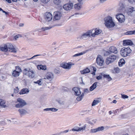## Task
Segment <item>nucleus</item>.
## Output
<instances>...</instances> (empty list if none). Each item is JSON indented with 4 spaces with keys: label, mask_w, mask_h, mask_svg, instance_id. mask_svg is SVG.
I'll return each instance as SVG.
<instances>
[{
    "label": "nucleus",
    "mask_w": 135,
    "mask_h": 135,
    "mask_svg": "<svg viewBox=\"0 0 135 135\" xmlns=\"http://www.w3.org/2000/svg\"><path fill=\"white\" fill-rule=\"evenodd\" d=\"M105 26L108 28L114 27L115 26L114 22L113 21L112 17L108 16L104 19Z\"/></svg>",
    "instance_id": "1"
},
{
    "label": "nucleus",
    "mask_w": 135,
    "mask_h": 135,
    "mask_svg": "<svg viewBox=\"0 0 135 135\" xmlns=\"http://www.w3.org/2000/svg\"><path fill=\"white\" fill-rule=\"evenodd\" d=\"M92 30H89L85 33H83L82 34L79 35L77 39L80 40H86L88 37H90V34L92 33Z\"/></svg>",
    "instance_id": "2"
},
{
    "label": "nucleus",
    "mask_w": 135,
    "mask_h": 135,
    "mask_svg": "<svg viewBox=\"0 0 135 135\" xmlns=\"http://www.w3.org/2000/svg\"><path fill=\"white\" fill-rule=\"evenodd\" d=\"M132 51L131 50L129 47H123L120 51V53L123 56L126 57L128 56V54L131 53Z\"/></svg>",
    "instance_id": "3"
},
{
    "label": "nucleus",
    "mask_w": 135,
    "mask_h": 135,
    "mask_svg": "<svg viewBox=\"0 0 135 135\" xmlns=\"http://www.w3.org/2000/svg\"><path fill=\"white\" fill-rule=\"evenodd\" d=\"M24 75L27 76L31 78H34L35 76V72L33 70L29 69L27 70L26 69H24L23 71Z\"/></svg>",
    "instance_id": "4"
},
{
    "label": "nucleus",
    "mask_w": 135,
    "mask_h": 135,
    "mask_svg": "<svg viewBox=\"0 0 135 135\" xmlns=\"http://www.w3.org/2000/svg\"><path fill=\"white\" fill-rule=\"evenodd\" d=\"M117 58V56L115 55H110L105 60V63L107 65L113 62Z\"/></svg>",
    "instance_id": "5"
},
{
    "label": "nucleus",
    "mask_w": 135,
    "mask_h": 135,
    "mask_svg": "<svg viewBox=\"0 0 135 135\" xmlns=\"http://www.w3.org/2000/svg\"><path fill=\"white\" fill-rule=\"evenodd\" d=\"M102 76H103L104 78H106L108 81H110L112 80V78L109 75L104 74H103L102 73H101L100 74L99 76H97L96 77V78L98 80L101 79H102Z\"/></svg>",
    "instance_id": "6"
},
{
    "label": "nucleus",
    "mask_w": 135,
    "mask_h": 135,
    "mask_svg": "<svg viewBox=\"0 0 135 135\" xmlns=\"http://www.w3.org/2000/svg\"><path fill=\"white\" fill-rule=\"evenodd\" d=\"M96 62L98 65L100 66H102L104 64V61L103 58L100 55H98L96 59Z\"/></svg>",
    "instance_id": "7"
},
{
    "label": "nucleus",
    "mask_w": 135,
    "mask_h": 135,
    "mask_svg": "<svg viewBox=\"0 0 135 135\" xmlns=\"http://www.w3.org/2000/svg\"><path fill=\"white\" fill-rule=\"evenodd\" d=\"M17 101L19 103L15 105V107L17 108L22 107L26 104L25 101L20 98H18Z\"/></svg>",
    "instance_id": "8"
},
{
    "label": "nucleus",
    "mask_w": 135,
    "mask_h": 135,
    "mask_svg": "<svg viewBox=\"0 0 135 135\" xmlns=\"http://www.w3.org/2000/svg\"><path fill=\"white\" fill-rule=\"evenodd\" d=\"M116 17L119 22L122 23L124 21L125 17L122 14L120 13L116 15Z\"/></svg>",
    "instance_id": "9"
},
{
    "label": "nucleus",
    "mask_w": 135,
    "mask_h": 135,
    "mask_svg": "<svg viewBox=\"0 0 135 135\" xmlns=\"http://www.w3.org/2000/svg\"><path fill=\"white\" fill-rule=\"evenodd\" d=\"M74 64H72L71 62L68 63L65 62L61 64L60 66L61 67L65 69H69L71 68L72 65Z\"/></svg>",
    "instance_id": "10"
},
{
    "label": "nucleus",
    "mask_w": 135,
    "mask_h": 135,
    "mask_svg": "<svg viewBox=\"0 0 135 135\" xmlns=\"http://www.w3.org/2000/svg\"><path fill=\"white\" fill-rule=\"evenodd\" d=\"M73 6V3H68L64 4L63 6V8L66 11L70 10L72 9Z\"/></svg>",
    "instance_id": "11"
},
{
    "label": "nucleus",
    "mask_w": 135,
    "mask_h": 135,
    "mask_svg": "<svg viewBox=\"0 0 135 135\" xmlns=\"http://www.w3.org/2000/svg\"><path fill=\"white\" fill-rule=\"evenodd\" d=\"M44 16L45 20L48 21H50L52 19V15L50 12L45 13Z\"/></svg>",
    "instance_id": "12"
},
{
    "label": "nucleus",
    "mask_w": 135,
    "mask_h": 135,
    "mask_svg": "<svg viewBox=\"0 0 135 135\" xmlns=\"http://www.w3.org/2000/svg\"><path fill=\"white\" fill-rule=\"evenodd\" d=\"M45 77L44 79H47L50 80V81L52 80L54 78V75L51 72L47 73L45 75Z\"/></svg>",
    "instance_id": "13"
},
{
    "label": "nucleus",
    "mask_w": 135,
    "mask_h": 135,
    "mask_svg": "<svg viewBox=\"0 0 135 135\" xmlns=\"http://www.w3.org/2000/svg\"><path fill=\"white\" fill-rule=\"evenodd\" d=\"M104 129V127L103 126H101L96 128L91 129L90 132L91 133H95L98 132L102 131Z\"/></svg>",
    "instance_id": "14"
},
{
    "label": "nucleus",
    "mask_w": 135,
    "mask_h": 135,
    "mask_svg": "<svg viewBox=\"0 0 135 135\" xmlns=\"http://www.w3.org/2000/svg\"><path fill=\"white\" fill-rule=\"evenodd\" d=\"M73 90L74 91V95L76 96L80 95L81 93V92L79 88L78 87H74L73 88Z\"/></svg>",
    "instance_id": "15"
},
{
    "label": "nucleus",
    "mask_w": 135,
    "mask_h": 135,
    "mask_svg": "<svg viewBox=\"0 0 135 135\" xmlns=\"http://www.w3.org/2000/svg\"><path fill=\"white\" fill-rule=\"evenodd\" d=\"M123 45H132L133 44V42L131 40L128 39L123 40Z\"/></svg>",
    "instance_id": "16"
},
{
    "label": "nucleus",
    "mask_w": 135,
    "mask_h": 135,
    "mask_svg": "<svg viewBox=\"0 0 135 135\" xmlns=\"http://www.w3.org/2000/svg\"><path fill=\"white\" fill-rule=\"evenodd\" d=\"M61 15V13L60 12H57L55 14V16L53 18L54 20L55 21L59 20Z\"/></svg>",
    "instance_id": "17"
},
{
    "label": "nucleus",
    "mask_w": 135,
    "mask_h": 135,
    "mask_svg": "<svg viewBox=\"0 0 135 135\" xmlns=\"http://www.w3.org/2000/svg\"><path fill=\"white\" fill-rule=\"evenodd\" d=\"M92 48H91L90 49H88L86 50H85V51H83L82 52H81L80 53H79L76 54H75V55H73V57H76V56H79L82 55L83 54H85V53H86L87 52H88L89 51H91L92 50Z\"/></svg>",
    "instance_id": "18"
},
{
    "label": "nucleus",
    "mask_w": 135,
    "mask_h": 135,
    "mask_svg": "<svg viewBox=\"0 0 135 135\" xmlns=\"http://www.w3.org/2000/svg\"><path fill=\"white\" fill-rule=\"evenodd\" d=\"M109 51L110 53H113L115 54H117L118 52L117 48L114 46H112L110 47L109 49Z\"/></svg>",
    "instance_id": "19"
},
{
    "label": "nucleus",
    "mask_w": 135,
    "mask_h": 135,
    "mask_svg": "<svg viewBox=\"0 0 135 135\" xmlns=\"http://www.w3.org/2000/svg\"><path fill=\"white\" fill-rule=\"evenodd\" d=\"M79 3L75 4L74 5V7L76 9L80 10L81 8V6L83 4L82 2H79Z\"/></svg>",
    "instance_id": "20"
},
{
    "label": "nucleus",
    "mask_w": 135,
    "mask_h": 135,
    "mask_svg": "<svg viewBox=\"0 0 135 135\" xmlns=\"http://www.w3.org/2000/svg\"><path fill=\"white\" fill-rule=\"evenodd\" d=\"M28 89L26 88H23L22 89L21 91L19 93L20 94H27L29 92Z\"/></svg>",
    "instance_id": "21"
},
{
    "label": "nucleus",
    "mask_w": 135,
    "mask_h": 135,
    "mask_svg": "<svg viewBox=\"0 0 135 135\" xmlns=\"http://www.w3.org/2000/svg\"><path fill=\"white\" fill-rule=\"evenodd\" d=\"M0 48L1 50L2 51L7 52L8 51L6 44L1 45L0 46Z\"/></svg>",
    "instance_id": "22"
},
{
    "label": "nucleus",
    "mask_w": 135,
    "mask_h": 135,
    "mask_svg": "<svg viewBox=\"0 0 135 135\" xmlns=\"http://www.w3.org/2000/svg\"><path fill=\"white\" fill-rule=\"evenodd\" d=\"M134 8L132 7L131 8H129L127 10V13L129 16H132L131 13L133 12L134 11Z\"/></svg>",
    "instance_id": "23"
},
{
    "label": "nucleus",
    "mask_w": 135,
    "mask_h": 135,
    "mask_svg": "<svg viewBox=\"0 0 135 135\" xmlns=\"http://www.w3.org/2000/svg\"><path fill=\"white\" fill-rule=\"evenodd\" d=\"M97 83L98 82H97L94 83L89 88L90 91H92L95 89L97 87Z\"/></svg>",
    "instance_id": "24"
},
{
    "label": "nucleus",
    "mask_w": 135,
    "mask_h": 135,
    "mask_svg": "<svg viewBox=\"0 0 135 135\" xmlns=\"http://www.w3.org/2000/svg\"><path fill=\"white\" fill-rule=\"evenodd\" d=\"M18 111L21 115H24L27 113V112L25 110L22 108L19 109Z\"/></svg>",
    "instance_id": "25"
},
{
    "label": "nucleus",
    "mask_w": 135,
    "mask_h": 135,
    "mask_svg": "<svg viewBox=\"0 0 135 135\" xmlns=\"http://www.w3.org/2000/svg\"><path fill=\"white\" fill-rule=\"evenodd\" d=\"M118 65L119 66H122L125 63L124 60L123 59H120L118 62Z\"/></svg>",
    "instance_id": "26"
},
{
    "label": "nucleus",
    "mask_w": 135,
    "mask_h": 135,
    "mask_svg": "<svg viewBox=\"0 0 135 135\" xmlns=\"http://www.w3.org/2000/svg\"><path fill=\"white\" fill-rule=\"evenodd\" d=\"M90 72V70L88 68H87L81 71V73L83 74L88 73Z\"/></svg>",
    "instance_id": "27"
},
{
    "label": "nucleus",
    "mask_w": 135,
    "mask_h": 135,
    "mask_svg": "<svg viewBox=\"0 0 135 135\" xmlns=\"http://www.w3.org/2000/svg\"><path fill=\"white\" fill-rule=\"evenodd\" d=\"M126 35H135V30L133 31H127L124 33Z\"/></svg>",
    "instance_id": "28"
},
{
    "label": "nucleus",
    "mask_w": 135,
    "mask_h": 135,
    "mask_svg": "<svg viewBox=\"0 0 135 135\" xmlns=\"http://www.w3.org/2000/svg\"><path fill=\"white\" fill-rule=\"evenodd\" d=\"M6 45L7 47V51L8 49H12L13 48V45L10 43H8L6 44Z\"/></svg>",
    "instance_id": "29"
},
{
    "label": "nucleus",
    "mask_w": 135,
    "mask_h": 135,
    "mask_svg": "<svg viewBox=\"0 0 135 135\" xmlns=\"http://www.w3.org/2000/svg\"><path fill=\"white\" fill-rule=\"evenodd\" d=\"M20 73L18 72H17L16 70H14L12 73V75L15 77L18 76L19 75Z\"/></svg>",
    "instance_id": "30"
},
{
    "label": "nucleus",
    "mask_w": 135,
    "mask_h": 135,
    "mask_svg": "<svg viewBox=\"0 0 135 135\" xmlns=\"http://www.w3.org/2000/svg\"><path fill=\"white\" fill-rule=\"evenodd\" d=\"M5 101L2 99H0V105L3 107H4L6 106L5 105Z\"/></svg>",
    "instance_id": "31"
},
{
    "label": "nucleus",
    "mask_w": 135,
    "mask_h": 135,
    "mask_svg": "<svg viewBox=\"0 0 135 135\" xmlns=\"http://www.w3.org/2000/svg\"><path fill=\"white\" fill-rule=\"evenodd\" d=\"M100 101L99 100H94L93 102L91 105L92 106H94L96 105L98 103H99Z\"/></svg>",
    "instance_id": "32"
},
{
    "label": "nucleus",
    "mask_w": 135,
    "mask_h": 135,
    "mask_svg": "<svg viewBox=\"0 0 135 135\" xmlns=\"http://www.w3.org/2000/svg\"><path fill=\"white\" fill-rule=\"evenodd\" d=\"M52 27L49 26V27H43V35H45V31L51 28Z\"/></svg>",
    "instance_id": "33"
},
{
    "label": "nucleus",
    "mask_w": 135,
    "mask_h": 135,
    "mask_svg": "<svg viewBox=\"0 0 135 135\" xmlns=\"http://www.w3.org/2000/svg\"><path fill=\"white\" fill-rule=\"evenodd\" d=\"M127 118V116L126 114H125L119 115L118 118L120 119L126 118Z\"/></svg>",
    "instance_id": "34"
},
{
    "label": "nucleus",
    "mask_w": 135,
    "mask_h": 135,
    "mask_svg": "<svg viewBox=\"0 0 135 135\" xmlns=\"http://www.w3.org/2000/svg\"><path fill=\"white\" fill-rule=\"evenodd\" d=\"M61 0H54L53 1L54 3L56 5H59L61 3Z\"/></svg>",
    "instance_id": "35"
},
{
    "label": "nucleus",
    "mask_w": 135,
    "mask_h": 135,
    "mask_svg": "<svg viewBox=\"0 0 135 135\" xmlns=\"http://www.w3.org/2000/svg\"><path fill=\"white\" fill-rule=\"evenodd\" d=\"M102 32V30H101L98 29L97 28L95 30V32L97 35H98L100 33Z\"/></svg>",
    "instance_id": "36"
},
{
    "label": "nucleus",
    "mask_w": 135,
    "mask_h": 135,
    "mask_svg": "<svg viewBox=\"0 0 135 135\" xmlns=\"http://www.w3.org/2000/svg\"><path fill=\"white\" fill-rule=\"evenodd\" d=\"M110 54V51H105L104 52V55L105 56H107L109 55Z\"/></svg>",
    "instance_id": "37"
},
{
    "label": "nucleus",
    "mask_w": 135,
    "mask_h": 135,
    "mask_svg": "<svg viewBox=\"0 0 135 135\" xmlns=\"http://www.w3.org/2000/svg\"><path fill=\"white\" fill-rule=\"evenodd\" d=\"M86 127V124L84 126L81 127H78V132L81 131V130H84L85 129Z\"/></svg>",
    "instance_id": "38"
},
{
    "label": "nucleus",
    "mask_w": 135,
    "mask_h": 135,
    "mask_svg": "<svg viewBox=\"0 0 135 135\" xmlns=\"http://www.w3.org/2000/svg\"><path fill=\"white\" fill-rule=\"evenodd\" d=\"M42 79H40L39 80L37 81H36L34 82L35 83L38 84V85H41L42 83L41 81Z\"/></svg>",
    "instance_id": "39"
},
{
    "label": "nucleus",
    "mask_w": 135,
    "mask_h": 135,
    "mask_svg": "<svg viewBox=\"0 0 135 135\" xmlns=\"http://www.w3.org/2000/svg\"><path fill=\"white\" fill-rule=\"evenodd\" d=\"M115 73H118L120 72V70L118 67L115 68L114 69Z\"/></svg>",
    "instance_id": "40"
},
{
    "label": "nucleus",
    "mask_w": 135,
    "mask_h": 135,
    "mask_svg": "<svg viewBox=\"0 0 135 135\" xmlns=\"http://www.w3.org/2000/svg\"><path fill=\"white\" fill-rule=\"evenodd\" d=\"M90 90H89L88 88H85L84 89V92L85 94H87L90 92Z\"/></svg>",
    "instance_id": "41"
},
{
    "label": "nucleus",
    "mask_w": 135,
    "mask_h": 135,
    "mask_svg": "<svg viewBox=\"0 0 135 135\" xmlns=\"http://www.w3.org/2000/svg\"><path fill=\"white\" fill-rule=\"evenodd\" d=\"M121 95L122 98L123 99L128 98V97L127 95L122 94H121Z\"/></svg>",
    "instance_id": "42"
},
{
    "label": "nucleus",
    "mask_w": 135,
    "mask_h": 135,
    "mask_svg": "<svg viewBox=\"0 0 135 135\" xmlns=\"http://www.w3.org/2000/svg\"><path fill=\"white\" fill-rule=\"evenodd\" d=\"M15 70L17 71V72H19L21 71V68L18 66H17L16 67V70Z\"/></svg>",
    "instance_id": "43"
},
{
    "label": "nucleus",
    "mask_w": 135,
    "mask_h": 135,
    "mask_svg": "<svg viewBox=\"0 0 135 135\" xmlns=\"http://www.w3.org/2000/svg\"><path fill=\"white\" fill-rule=\"evenodd\" d=\"M71 130L74 131L78 132V127L74 128L72 129L70 131H71Z\"/></svg>",
    "instance_id": "44"
},
{
    "label": "nucleus",
    "mask_w": 135,
    "mask_h": 135,
    "mask_svg": "<svg viewBox=\"0 0 135 135\" xmlns=\"http://www.w3.org/2000/svg\"><path fill=\"white\" fill-rule=\"evenodd\" d=\"M51 110L50 111L53 112H56L58 110V109L54 108H51Z\"/></svg>",
    "instance_id": "45"
},
{
    "label": "nucleus",
    "mask_w": 135,
    "mask_h": 135,
    "mask_svg": "<svg viewBox=\"0 0 135 135\" xmlns=\"http://www.w3.org/2000/svg\"><path fill=\"white\" fill-rule=\"evenodd\" d=\"M21 37V35H16L14 37V39L15 40H16L19 37Z\"/></svg>",
    "instance_id": "46"
},
{
    "label": "nucleus",
    "mask_w": 135,
    "mask_h": 135,
    "mask_svg": "<svg viewBox=\"0 0 135 135\" xmlns=\"http://www.w3.org/2000/svg\"><path fill=\"white\" fill-rule=\"evenodd\" d=\"M54 72L55 74L57 75L59 74L60 73V71L56 69L54 70Z\"/></svg>",
    "instance_id": "47"
},
{
    "label": "nucleus",
    "mask_w": 135,
    "mask_h": 135,
    "mask_svg": "<svg viewBox=\"0 0 135 135\" xmlns=\"http://www.w3.org/2000/svg\"><path fill=\"white\" fill-rule=\"evenodd\" d=\"M87 111V110H83V111H82L81 112V114L82 115H84L85 114H86V113H85Z\"/></svg>",
    "instance_id": "48"
},
{
    "label": "nucleus",
    "mask_w": 135,
    "mask_h": 135,
    "mask_svg": "<svg viewBox=\"0 0 135 135\" xmlns=\"http://www.w3.org/2000/svg\"><path fill=\"white\" fill-rule=\"evenodd\" d=\"M83 98L80 96L78 97H77L76 99L78 101H79L81 100Z\"/></svg>",
    "instance_id": "49"
},
{
    "label": "nucleus",
    "mask_w": 135,
    "mask_h": 135,
    "mask_svg": "<svg viewBox=\"0 0 135 135\" xmlns=\"http://www.w3.org/2000/svg\"><path fill=\"white\" fill-rule=\"evenodd\" d=\"M37 68L39 70L42 69V65H38L37 66Z\"/></svg>",
    "instance_id": "50"
},
{
    "label": "nucleus",
    "mask_w": 135,
    "mask_h": 135,
    "mask_svg": "<svg viewBox=\"0 0 135 135\" xmlns=\"http://www.w3.org/2000/svg\"><path fill=\"white\" fill-rule=\"evenodd\" d=\"M128 2L130 4H132L134 3V0H127Z\"/></svg>",
    "instance_id": "51"
},
{
    "label": "nucleus",
    "mask_w": 135,
    "mask_h": 135,
    "mask_svg": "<svg viewBox=\"0 0 135 135\" xmlns=\"http://www.w3.org/2000/svg\"><path fill=\"white\" fill-rule=\"evenodd\" d=\"M40 55H35L34 56H33L32 57H31V58H30V59H34V58L35 57H36L37 56H40Z\"/></svg>",
    "instance_id": "52"
},
{
    "label": "nucleus",
    "mask_w": 135,
    "mask_h": 135,
    "mask_svg": "<svg viewBox=\"0 0 135 135\" xmlns=\"http://www.w3.org/2000/svg\"><path fill=\"white\" fill-rule=\"evenodd\" d=\"M50 0H43V3L46 4L48 3Z\"/></svg>",
    "instance_id": "53"
},
{
    "label": "nucleus",
    "mask_w": 135,
    "mask_h": 135,
    "mask_svg": "<svg viewBox=\"0 0 135 135\" xmlns=\"http://www.w3.org/2000/svg\"><path fill=\"white\" fill-rule=\"evenodd\" d=\"M51 110V108H47L44 109V111H50Z\"/></svg>",
    "instance_id": "54"
},
{
    "label": "nucleus",
    "mask_w": 135,
    "mask_h": 135,
    "mask_svg": "<svg viewBox=\"0 0 135 135\" xmlns=\"http://www.w3.org/2000/svg\"><path fill=\"white\" fill-rule=\"evenodd\" d=\"M47 70V67L46 65H43V70Z\"/></svg>",
    "instance_id": "55"
},
{
    "label": "nucleus",
    "mask_w": 135,
    "mask_h": 135,
    "mask_svg": "<svg viewBox=\"0 0 135 135\" xmlns=\"http://www.w3.org/2000/svg\"><path fill=\"white\" fill-rule=\"evenodd\" d=\"M18 88H16V89H14V92L15 93H18Z\"/></svg>",
    "instance_id": "56"
},
{
    "label": "nucleus",
    "mask_w": 135,
    "mask_h": 135,
    "mask_svg": "<svg viewBox=\"0 0 135 135\" xmlns=\"http://www.w3.org/2000/svg\"><path fill=\"white\" fill-rule=\"evenodd\" d=\"M96 35H97L96 34V33H95V32H94V33H92V32L91 33V34H90V37L91 36H92L93 37H95V36Z\"/></svg>",
    "instance_id": "57"
},
{
    "label": "nucleus",
    "mask_w": 135,
    "mask_h": 135,
    "mask_svg": "<svg viewBox=\"0 0 135 135\" xmlns=\"http://www.w3.org/2000/svg\"><path fill=\"white\" fill-rule=\"evenodd\" d=\"M11 50H12L11 51L14 53H16V50L14 48V47Z\"/></svg>",
    "instance_id": "58"
},
{
    "label": "nucleus",
    "mask_w": 135,
    "mask_h": 135,
    "mask_svg": "<svg viewBox=\"0 0 135 135\" xmlns=\"http://www.w3.org/2000/svg\"><path fill=\"white\" fill-rule=\"evenodd\" d=\"M69 130H66L65 131H62V134L63 133H66L67 132H69Z\"/></svg>",
    "instance_id": "59"
},
{
    "label": "nucleus",
    "mask_w": 135,
    "mask_h": 135,
    "mask_svg": "<svg viewBox=\"0 0 135 135\" xmlns=\"http://www.w3.org/2000/svg\"><path fill=\"white\" fill-rule=\"evenodd\" d=\"M92 68H93V71H96V69L94 66H92Z\"/></svg>",
    "instance_id": "60"
},
{
    "label": "nucleus",
    "mask_w": 135,
    "mask_h": 135,
    "mask_svg": "<svg viewBox=\"0 0 135 135\" xmlns=\"http://www.w3.org/2000/svg\"><path fill=\"white\" fill-rule=\"evenodd\" d=\"M90 119V118L89 117H87L85 119V120L87 122Z\"/></svg>",
    "instance_id": "61"
},
{
    "label": "nucleus",
    "mask_w": 135,
    "mask_h": 135,
    "mask_svg": "<svg viewBox=\"0 0 135 135\" xmlns=\"http://www.w3.org/2000/svg\"><path fill=\"white\" fill-rule=\"evenodd\" d=\"M87 122L88 123H89V124H90L91 125H93V123L92 122H91V121H88Z\"/></svg>",
    "instance_id": "62"
},
{
    "label": "nucleus",
    "mask_w": 135,
    "mask_h": 135,
    "mask_svg": "<svg viewBox=\"0 0 135 135\" xmlns=\"http://www.w3.org/2000/svg\"><path fill=\"white\" fill-rule=\"evenodd\" d=\"M56 135H60V134H62V132H61L59 133H56Z\"/></svg>",
    "instance_id": "63"
},
{
    "label": "nucleus",
    "mask_w": 135,
    "mask_h": 135,
    "mask_svg": "<svg viewBox=\"0 0 135 135\" xmlns=\"http://www.w3.org/2000/svg\"><path fill=\"white\" fill-rule=\"evenodd\" d=\"M117 110H115L114 111V114L115 115L117 114Z\"/></svg>",
    "instance_id": "64"
}]
</instances>
